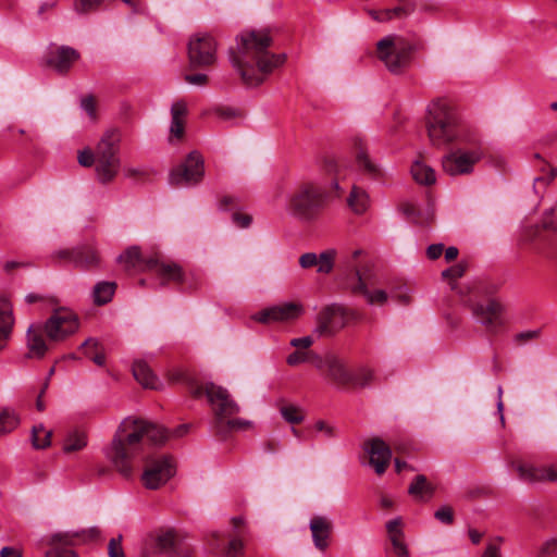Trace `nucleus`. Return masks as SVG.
<instances>
[{"mask_svg":"<svg viewBox=\"0 0 557 557\" xmlns=\"http://www.w3.org/2000/svg\"><path fill=\"white\" fill-rule=\"evenodd\" d=\"M166 437V431L161 426L145 420L126 418L121 422L112 440L108 457L124 478L132 476L137 459L145 460L143 483L147 488L156 490L174 475L175 466L170 456L150 458L145 451V446L160 445Z\"/></svg>","mask_w":557,"mask_h":557,"instance_id":"nucleus-1","label":"nucleus"},{"mask_svg":"<svg viewBox=\"0 0 557 557\" xmlns=\"http://www.w3.org/2000/svg\"><path fill=\"white\" fill-rule=\"evenodd\" d=\"M272 44L273 38L268 29L243 32L237 36V46L230 51V59L247 86L262 84L275 69L285 63L284 53L270 51Z\"/></svg>","mask_w":557,"mask_h":557,"instance_id":"nucleus-2","label":"nucleus"},{"mask_svg":"<svg viewBox=\"0 0 557 557\" xmlns=\"http://www.w3.org/2000/svg\"><path fill=\"white\" fill-rule=\"evenodd\" d=\"M502 284L493 280H473L466 284L451 283L465 305H467L485 331L491 335L500 333L507 323L506 307L495 295Z\"/></svg>","mask_w":557,"mask_h":557,"instance_id":"nucleus-3","label":"nucleus"},{"mask_svg":"<svg viewBox=\"0 0 557 557\" xmlns=\"http://www.w3.org/2000/svg\"><path fill=\"white\" fill-rule=\"evenodd\" d=\"M425 126L430 143L435 147L453 143H469L470 131L462 124L453 104L444 98L432 100L426 108Z\"/></svg>","mask_w":557,"mask_h":557,"instance_id":"nucleus-4","label":"nucleus"},{"mask_svg":"<svg viewBox=\"0 0 557 557\" xmlns=\"http://www.w3.org/2000/svg\"><path fill=\"white\" fill-rule=\"evenodd\" d=\"M121 136L117 131H108L96 146L95 151L85 149L78 153V163L89 168L95 165L96 177L101 184L111 183L121 169Z\"/></svg>","mask_w":557,"mask_h":557,"instance_id":"nucleus-5","label":"nucleus"},{"mask_svg":"<svg viewBox=\"0 0 557 557\" xmlns=\"http://www.w3.org/2000/svg\"><path fill=\"white\" fill-rule=\"evenodd\" d=\"M173 380L185 383L189 393L195 398H200L202 396L207 397L214 414V431H216L219 425H223L222 423H224L227 418L237 414L240 410L238 404L223 386L216 385L212 382L201 383L184 372L177 373Z\"/></svg>","mask_w":557,"mask_h":557,"instance_id":"nucleus-6","label":"nucleus"},{"mask_svg":"<svg viewBox=\"0 0 557 557\" xmlns=\"http://www.w3.org/2000/svg\"><path fill=\"white\" fill-rule=\"evenodd\" d=\"M347 274L345 278L346 287L355 295H362L369 305L383 306L388 295L383 289L371 292L368 284L373 277V261L364 255L362 249L352 252L346 263Z\"/></svg>","mask_w":557,"mask_h":557,"instance_id":"nucleus-7","label":"nucleus"},{"mask_svg":"<svg viewBox=\"0 0 557 557\" xmlns=\"http://www.w3.org/2000/svg\"><path fill=\"white\" fill-rule=\"evenodd\" d=\"M119 262L126 269L137 271H152L164 282L182 283L184 273L175 262L164 261L159 253L146 256L140 246H129L126 251L119 257Z\"/></svg>","mask_w":557,"mask_h":557,"instance_id":"nucleus-8","label":"nucleus"},{"mask_svg":"<svg viewBox=\"0 0 557 557\" xmlns=\"http://www.w3.org/2000/svg\"><path fill=\"white\" fill-rule=\"evenodd\" d=\"M327 193L318 182H301L288 198L287 210L294 216L310 221L323 210Z\"/></svg>","mask_w":557,"mask_h":557,"instance_id":"nucleus-9","label":"nucleus"},{"mask_svg":"<svg viewBox=\"0 0 557 557\" xmlns=\"http://www.w3.org/2000/svg\"><path fill=\"white\" fill-rule=\"evenodd\" d=\"M412 45L403 36L393 34L376 42V55L392 73H400L411 60Z\"/></svg>","mask_w":557,"mask_h":557,"instance_id":"nucleus-10","label":"nucleus"},{"mask_svg":"<svg viewBox=\"0 0 557 557\" xmlns=\"http://www.w3.org/2000/svg\"><path fill=\"white\" fill-rule=\"evenodd\" d=\"M467 145L459 147L442 158V169L450 176L468 175L473 172L474 165L482 159L483 149L478 144L475 135H470L469 143H459Z\"/></svg>","mask_w":557,"mask_h":557,"instance_id":"nucleus-11","label":"nucleus"},{"mask_svg":"<svg viewBox=\"0 0 557 557\" xmlns=\"http://www.w3.org/2000/svg\"><path fill=\"white\" fill-rule=\"evenodd\" d=\"M100 536V530L97 527L83 529L79 531L57 532L42 540L49 549L45 557H77L72 549L77 543H88Z\"/></svg>","mask_w":557,"mask_h":557,"instance_id":"nucleus-12","label":"nucleus"},{"mask_svg":"<svg viewBox=\"0 0 557 557\" xmlns=\"http://www.w3.org/2000/svg\"><path fill=\"white\" fill-rule=\"evenodd\" d=\"M188 60L193 70L206 69L216 61V41L209 34H196L188 42Z\"/></svg>","mask_w":557,"mask_h":557,"instance_id":"nucleus-13","label":"nucleus"},{"mask_svg":"<svg viewBox=\"0 0 557 557\" xmlns=\"http://www.w3.org/2000/svg\"><path fill=\"white\" fill-rule=\"evenodd\" d=\"M41 325L50 341L59 342L74 334L79 327V322L71 309L61 307L54 309L50 318Z\"/></svg>","mask_w":557,"mask_h":557,"instance_id":"nucleus-14","label":"nucleus"},{"mask_svg":"<svg viewBox=\"0 0 557 557\" xmlns=\"http://www.w3.org/2000/svg\"><path fill=\"white\" fill-rule=\"evenodd\" d=\"M354 313L343 306L333 304L324 307L317 317L315 333L319 335H333L346 326Z\"/></svg>","mask_w":557,"mask_h":557,"instance_id":"nucleus-15","label":"nucleus"},{"mask_svg":"<svg viewBox=\"0 0 557 557\" xmlns=\"http://www.w3.org/2000/svg\"><path fill=\"white\" fill-rule=\"evenodd\" d=\"M203 174V159L198 152H190L183 164L172 170L170 183L174 186L197 184Z\"/></svg>","mask_w":557,"mask_h":557,"instance_id":"nucleus-16","label":"nucleus"},{"mask_svg":"<svg viewBox=\"0 0 557 557\" xmlns=\"http://www.w3.org/2000/svg\"><path fill=\"white\" fill-rule=\"evenodd\" d=\"M61 261L79 269H92L100 262V257L94 246H67L54 252Z\"/></svg>","mask_w":557,"mask_h":557,"instance_id":"nucleus-17","label":"nucleus"},{"mask_svg":"<svg viewBox=\"0 0 557 557\" xmlns=\"http://www.w3.org/2000/svg\"><path fill=\"white\" fill-rule=\"evenodd\" d=\"M79 52L69 46H59L51 49L45 59L46 65L57 73L64 75L79 60Z\"/></svg>","mask_w":557,"mask_h":557,"instance_id":"nucleus-18","label":"nucleus"},{"mask_svg":"<svg viewBox=\"0 0 557 557\" xmlns=\"http://www.w3.org/2000/svg\"><path fill=\"white\" fill-rule=\"evenodd\" d=\"M363 448L369 454V462L375 472L379 475L383 474L392 458L389 446L383 440L375 437L364 442Z\"/></svg>","mask_w":557,"mask_h":557,"instance_id":"nucleus-19","label":"nucleus"},{"mask_svg":"<svg viewBox=\"0 0 557 557\" xmlns=\"http://www.w3.org/2000/svg\"><path fill=\"white\" fill-rule=\"evenodd\" d=\"M304 312L300 304L286 302L283 305L267 308L255 315V319L261 323L274 321H289L297 319Z\"/></svg>","mask_w":557,"mask_h":557,"instance_id":"nucleus-20","label":"nucleus"},{"mask_svg":"<svg viewBox=\"0 0 557 557\" xmlns=\"http://www.w3.org/2000/svg\"><path fill=\"white\" fill-rule=\"evenodd\" d=\"M309 528L315 548L322 552L325 550L330 545L333 531L332 521L324 516H314L310 520Z\"/></svg>","mask_w":557,"mask_h":557,"instance_id":"nucleus-21","label":"nucleus"},{"mask_svg":"<svg viewBox=\"0 0 557 557\" xmlns=\"http://www.w3.org/2000/svg\"><path fill=\"white\" fill-rule=\"evenodd\" d=\"M385 527L394 555L396 557H410V552L405 541L401 518L398 517L387 521Z\"/></svg>","mask_w":557,"mask_h":557,"instance_id":"nucleus-22","label":"nucleus"},{"mask_svg":"<svg viewBox=\"0 0 557 557\" xmlns=\"http://www.w3.org/2000/svg\"><path fill=\"white\" fill-rule=\"evenodd\" d=\"M325 367L327 376L339 385H349L352 380V371H350L345 362L333 354L325 356Z\"/></svg>","mask_w":557,"mask_h":557,"instance_id":"nucleus-23","label":"nucleus"},{"mask_svg":"<svg viewBox=\"0 0 557 557\" xmlns=\"http://www.w3.org/2000/svg\"><path fill=\"white\" fill-rule=\"evenodd\" d=\"M519 478L525 482L557 481V470L554 468H536L527 463H518Z\"/></svg>","mask_w":557,"mask_h":557,"instance_id":"nucleus-24","label":"nucleus"},{"mask_svg":"<svg viewBox=\"0 0 557 557\" xmlns=\"http://www.w3.org/2000/svg\"><path fill=\"white\" fill-rule=\"evenodd\" d=\"M45 330L41 324H32L27 330V347L30 358H42L48 350V346L42 336Z\"/></svg>","mask_w":557,"mask_h":557,"instance_id":"nucleus-25","label":"nucleus"},{"mask_svg":"<svg viewBox=\"0 0 557 557\" xmlns=\"http://www.w3.org/2000/svg\"><path fill=\"white\" fill-rule=\"evenodd\" d=\"M14 322L10 304L7 299H0V351L5 349L11 339Z\"/></svg>","mask_w":557,"mask_h":557,"instance_id":"nucleus-26","label":"nucleus"},{"mask_svg":"<svg viewBox=\"0 0 557 557\" xmlns=\"http://www.w3.org/2000/svg\"><path fill=\"white\" fill-rule=\"evenodd\" d=\"M356 160L359 169L372 178L382 175L381 169L368 156L367 146L361 139L355 140Z\"/></svg>","mask_w":557,"mask_h":557,"instance_id":"nucleus-27","label":"nucleus"},{"mask_svg":"<svg viewBox=\"0 0 557 557\" xmlns=\"http://www.w3.org/2000/svg\"><path fill=\"white\" fill-rule=\"evenodd\" d=\"M133 375L145 388L158 389L161 385L159 379L146 361L136 360L133 363Z\"/></svg>","mask_w":557,"mask_h":557,"instance_id":"nucleus-28","label":"nucleus"},{"mask_svg":"<svg viewBox=\"0 0 557 557\" xmlns=\"http://www.w3.org/2000/svg\"><path fill=\"white\" fill-rule=\"evenodd\" d=\"M370 197L366 189L354 185L347 198V205L355 214H363L370 208Z\"/></svg>","mask_w":557,"mask_h":557,"instance_id":"nucleus-29","label":"nucleus"},{"mask_svg":"<svg viewBox=\"0 0 557 557\" xmlns=\"http://www.w3.org/2000/svg\"><path fill=\"white\" fill-rule=\"evenodd\" d=\"M171 138L182 139L185 132V116L187 114V106L183 101L173 103L171 108Z\"/></svg>","mask_w":557,"mask_h":557,"instance_id":"nucleus-30","label":"nucleus"},{"mask_svg":"<svg viewBox=\"0 0 557 557\" xmlns=\"http://www.w3.org/2000/svg\"><path fill=\"white\" fill-rule=\"evenodd\" d=\"M435 487L430 483L425 475H417L409 485L408 493L417 500H429L434 494Z\"/></svg>","mask_w":557,"mask_h":557,"instance_id":"nucleus-31","label":"nucleus"},{"mask_svg":"<svg viewBox=\"0 0 557 557\" xmlns=\"http://www.w3.org/2000/svg\"><path fill=\"white\" fill-rule=\"evenodd\" d=\"M411 174L413 180L420 185L429 186L436 182L435 171L421 161H416L411 165Z\"/></svg>","mask_w":557,"mask_h":557,"instance_id":"nucleus-32","label":"nucleus"},{"mask_svg":"<svg viewBox=\"0 0 557 557\" xmlns=\"http://www.w3.org/2000/svg\"><path fill=\"white\" fill-rule=\"evenodd\" d=\"M400 209L409 220L416 223H428L434 219V209L431 206L424 212H421L414 203L405 202L400 206Z\"/></svg>","mask_w":557,"mask_h":557,"instance_id":"nucleus-33","label":"nucleus"},{"mask_svg":"<svg viewBox=\"0 0 557 557\" xmlns=\"http://www.w3.org/2000/svg\"><path fill=\"white\" fill-rule=\"evenodd\" d=\"M87 446V435L83 430L74 429L69 431L63 442L65 453H74Z\"/></svg>","mask_w":557,"mask_h":557,"instance_id":"nucleus-34","label":"nucleus"},{"mask_svg":"<svg viewBox=\"0 0 557 557\" xmlns=\"http://www.w3.org/2000/svg\"><path fill=\"white\" fill-rule=\"evenodd\" d=\"M367 13L376 22L384 23L389 22L394 18H403L410 14V10L405 7H396L393 9H385L382 11H376L369 9Z\"/></svg>","mask_w":557,"mask_h":557,"instance_id":"nucleus-35","label":"nucleus"},{"mask_svg":"<svg viewBox=\"0 0 557 557\" xmlns=\"http://www.w3.org/2000/svg\"><path fill=\"white\" fill-rule=\"evenodd\" d=\"M156 545L162 553L177 554L178 542L176 534L171 530L159 533L156 537Z\"/></svg>","mask_w":557,"mask_h":557,"instance_id":"nucleus-36","label":"nucleus"},{"mask_svg":"<svg viewBox=\"0 0 557 557\" xmlns=\"http://www.w3.org/2000/svg\"><path fill=\"white\" fill-rule=\"evenodd\" d=\"M115 287L116 285L113 282H100L96 284L92 292L95 304L104 305L109 302L114 295Z\"/></svg>","mask_w":557,"mask_h":557,"instance_id":"nucleus-37","label":"nucleus"},{"mask_svg":"<svg viewBox=\"0 0 557 557\" xmlns=\"http://www.w3.org/2000/svg\"><path fill=\"white\" fill-rule=\"evenodd\" d=\"M52 432L42 424L34 425L32 429V445L35 449H45L51 445Z\"/></svg>","mask_w":557,"mask_h":557,"instance_id":"nucleus-38","label":"nucleus"},{"mask_svg":"<svg viewBox=\"0 0 557 557\" xmlns=\"http://www.w3.org/2000/svg\"><path fill=\"white\" fill-rule=\"evenodd\" d=\"M18 424V416L13 409L0 408V435L11 433Z\"/></svg>","mask_w":557,"mask_h":557,"instance_id":"nucleus-39","label":"nucleus"},{"mask_svg":"<svg viewBox=\"0 0 557 557\" xmlns=\"http://www.w3.org/2000/svg\"><path fill=\"white\" fill-rule=\"evenodd\" d=\"M557 232V218L554 214V209L544 213L543 220L540 225L534 226V231L530 233V238L535 239L540 237L541 232Z\"/></svg>","mask_w":557,"mask_h":557,"instance_id":"nucleus-40","label":"nucleus"},{"mask_svg":"<svg viewBox=\"0 0 557 557\" xmlns=\"http://www.w3.org/2000/svg\"><path fill=\"white\" fill-rule=\"evenodd\" d=\"M224 425H219L216 428L215 433L220 436H226L228 433L237 430H245L251 426V421L245 419H232V417L227 418Z\"/></svg>","mask_w":557,"mask_h":557,"instance_id":"nucleus-41","label":"nucleus"},{"mask_svg":"<svg viewBox=\"0 0 557 557\" xmlns=\"http://www.w3.org/2000/svg\"><path fill=\"white\" fill-rule=\"evenodd\" d=\"M373 379L374 372L372 369L368 367H360L355 372H352V380L349 382V385L355 387H366L370 385Z\"/></svg>","mask_w":557,"mask_h":557,"instance_id":"nucleus-42","label":"nucleus"},{"mask_svg":"<svg viewBox=\"0 0 557 557\" xmlns=\"http://www.w3.org/2000/svg\"><path fill=\"white\" fill-rule=\"evenodd\" d=\"M280 412L283 419L290 424L301 423L305 418L301 408L294 405L282 406Z\"/></svg>","mask_w":557,"mask_h":557,"instance_id":"nucleus-43","label":"nucleus"},{"mask_svg":"<svg viewBox=\"0 0 557 557\" xmlns=\"http://www.w3.org/2000/svg\"><path fill=\"white\" fill-rule=\"evenodd\" d=\"M335 250L329 249L318 255V261L314 267L319 273L327 274L334 265Z\"/></svg>","mask_w":557,"mask_h":557,"instance_id":"nucleus-44","label":"nucleus"},{"mask_svg":"<svg viewBox=\"0 0 557 557\" xmlns=\"http://www.w3.org/2000/svg\"><path fill=\"white\" fill-rule=\"evenodd\" d=\"M104 0H74L73 9L77 14H89L96 12Z\"/></svg>","mask_w":557,"mask_h":557,"instance_id":"nucleus-45","label":"nucleus"},{"mask_svg":"<svg viewBox=\"0 0 557 557\" xmlns=\"http://www.w3.org/2000/svg\"><path fill=\"white\" fill-rule=\"evenodd\" d=\"M503 541L504 539L502 536H496L495 539L491 540L487 543L482 557H502L500 545Z\"/></svg>","mask_w":557,"mask_h":557,"instance_id":"nucleus-46","label":"nucleus"},{"mask_svg":"<svg viewBox=\"0 0 557 557\" xmlns=\"http://www.w3.org/2000/svg\"><path fill=\"white\" fill-rule=\"evenodd\" d=\"M122 535H117L116 537H112L108 544V555L109 557H125L123 546H122Z\"/></svg>","mask_w":557,"mask_h":557,"instance_id":"nucleus-47","label":"nucleus"},{"mask_svg":"<svg viewBox=\"0 0 557 557\" xmlns=\"http://www.w3.org/2000/svg\"><path fill=\"white\" fill-rule=\"evenodd\" d=\"M244 544L242 540L235 537L230 540L227 548L224 552V557H240L243 554Z\"/></svg>","mask_w":557,"mask_h":557,"instance_id":"nucleus-48","label":"nucleus"},{"mask_svg":"<svg viewBox=\"0 0 557 557\" xmlns=\"http://www.w3.org/2000/svg\"><path fill=\"white\" fill-rule=\"evenodd\" d=\"M239 200L231 195H224L219 200V209L223 211H237Z\"/></svg>","mask_w":557,"mask_h":557,"instance_id":"nucleus-49","label":"nucleus"},{"mask_svg":"<svg viewBox=\"0 0 557 557\" xmlns=\"http://www.w3.org/2000/svg\"><path fill=\"white\" fill-rule=\"evenodd\" d=\"M557 555V539L547 540L539 550V557H553Z\"/></svg>","mask_w":557,"mask_h":557,"instance_id":"nucleus-50","label":"nucleus"},{"mask_svg":"<svg viewBox=\"0 0 557 557\" xmlns=\"http://www.w3.org/2000/svg\"><path fill=\"white\" fill-rule=\"evenodd\" d=\"M82 108L86 111L91 120L97 117L96 99L92 96L84 97L81 101Z\"/></svg>","mask_w":557,"mask_h":557,"instance_id":"nucleus-51","label":"nucleus"},{"mask_svg":"<svg viewBox=\"0 0 557 557\" xmlns=\"http://www.w3.org/2000/svg\"><path fill=\"white\" fill-rule=\"evenodd\" d=\"M465 271H466L465 265H462L461 263H458L456 265H453V267L444 270L442 272V276L444 278L456 280L458 277H461L463 275Z\"/></svg>","mask_w":557,"mask_h":557,"instance_id":"nucleus-52","label":"nucleus"},{"mask_svg":"<svg viewBox=\"0 0 557 557\" xmlns=\"http://www.w3.org/2000/svg\"><path fill=\"white\" fill-rule=\"evenodd\" d=\"M435 518L445 524H450L454 520L453 510L448 506H444L435 511Z\"/></svg>","mask_w":557,"mask_h":557,"instance_id":"nucleus-53","label":"nucleus"},{"mask_svg":"<svg viewBox=\"0 0 557 557\" xmlns=\"http://www.w3.org/2000/svg\"><path fill=\"white\" fill-rule=\"evenodd\" d=\"M310 351H294L287 357V363L289 366H297L299 363L306 362L309 360Z\"/></svg>","mask_w":557,"mask_h":557,"instance_id":"nucleus-54","label":"nucleus"},{"mask_svg":"<svg viewBox=\"0 0 557 557\" xmlns=\"http://www.w3.org/2000/svg\"><path fill=\"white\" fill-rule=\"evenodd\" d=\"M232 221L239 227H247L250 225L252 219L249 214L239 211H234L232 213Z\"/></svg>","mask_w":557,"mask_h":557,"instance_id":"nucleus-55","label":"nucleus"},{"mask_svg":"<svg viewBox=\"0 0 557 557\" xmlns=\"http://www.w3.org/2000/svg\"><path fill=\"white\" fill-rule=\"evenodd\" d=\"M216 114L224 120H231L240 115L239 111L232 107H220L216 109Z\"/></svg>","mask_w":557,"mask_h":557,"instance_id":"nucleus-56","label":"nucleus"},{"mask_svg":"<svg viewBox=\"0 0 557 557\" xmlns=\"http://www.w3.org/2000/svg\"><path fill=\"white\" fill-rule=\"evenodd\" d=\"M185 81L191 85L203 86L208 83V76L206 74H188L185 76Z\"/></svg>","mask_w":557,"mask_h":557,"instance_id":"nucleus-57","label":"nucleus"},{"mask_svg":"<svg viewBox=\"0 0 557 557\" xmlns=\"http://www.w3.org/2000/svg\"><path fill=\"white\" fill-rule=\"evenodd\" d=\"M318 261V255L313 252L305 253L300 257L299 263L302 268L314 267Z\"/></svg>","mask_w":557,"mask_h":557,"instance_id":"nucleus-58","label":"nucleus"},{"mask_svg":"<svg viewBox=\"0 0 557 557\" xmlns=\"http://www.w3.org/2000/svg\"><path fill=\"white\" fill-rule=\"evenodd\" d=\"M312 343H313V339L311 336H304V337L292 339L290 345L293 347L306 349V348H309L312 345Z\"/></svg>","mask_w":557,"mask_h":557,"instance_id":"nucleus-59","label":"nucleus"},{"mask_svg":"<svg viewBox=\"0 0 557 557\" xmlns=\"http://www.w3.org/2000/svg\"><path fill=\"white\" fill-rule=\"evenodd\" d=\"M98 346V342L94 338L86 339L82 345L81 348L84 349V354L86 357L90 359V356H95L91 351V349H96Z\"/></svg>","mask_w":557,"mask_h":557,"instance_id":"nucleus-60","label":"nucleus"},{"mask_svg":"<svg viewBox=\"0 0 557 557\" xmlns=\"http://www.w3.org/2000/svg\"><path fill=\"white\" fill-rule=\"evenodd\" d=\"M0 557H23L22 550L12 547V546H4L0 550Z\"/></svg>","mask_w":557,"mask_h":557,"instance_id":"nucleus-61","label":"nucleus"},{"mask_svg":"<svg viewBox=\"0 0 557 557\" xmlns=\"http://www.w3.org/2000/svg\"><path fill=\"white\" fill-rule=\"evenodd\" d=\"M315 429L318 431L324 432V434L327 437H334L335 436V430L332 425L326 424L324 421H318L315 423Z\"/></svg>","mask_w":557,"mask_h":557,"instance_id":"nucleus-62","label":"nucleus"},{"mask_svg":"<svg viewBox=\"0 0 557 557\" xmlns=\"http://www.w3.org/2000/svg\"><path fill=\"white\" fill-rule=\"evenodd\" d=\"M444 246H428L426 256L431 260L440 258L443 253Z\"/></svg>","mask_w":557,"mask_h":557,"instance_id":"nucleus-63","label":"nucleus"},{"mask_svg":"<svg viewBox=\"0 0 557 557\" xmlns=\"http://www.w3.org/2000/svg\"><path fill=\"white\" fill-rule=\"evenodd\" d=\"M25 300L27 304H35L37 301H45L47 300L49 304H54V300L52 298L47 299L42 295L30 293L26 295Z\"/></svg>","mask_w":557,"mask_h":557,"instance_id":"nucleus-64","label":"nucleus"}]
</instances>
